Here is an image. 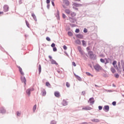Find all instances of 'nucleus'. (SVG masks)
<instances>
[{
  "instance_id": "1",
  "label": "nucleus",
  "mask_w": 124,
  "mask_h": 124,
  "mask_svg": "<svg viewBox=\"0 0 124 124\" xmlns=\"http://www.w3.org/2000/svg\"><path fill=\"white\" fill-rule=\"evenodd\" d=\"M70 15L71 16V17L69 16V19L70 21L72 22V23H74V22L76 21V19L75 18H73V17L76 16V13L74 12H71V13L70 14Z\"/></svg>"
},
{
  "instance_id": "2",
  "label": "nucleus",
  "mask_w": 124,
  "mask_h": 124,
  "mask_svg": "<svg viewBox=\"0 0 124 124\" xmlns=\"http://www.w3.org/2000/svg\"><path fill=\"white\" fill-rule=\"evenodd\" d=\"M93 68L96 70V71H97V72L102 69V67H101V66H100V65L98 64H96L95 65H94Z\"/></svg>"
},
{
  "instance_id": "3",
  "label": "nucleus",
  "mask_w": 124,
  "mask_h": 124,
  "mask_svg": "<svg viewBox=\"0 0 124 124\" xmlns=\"http://www.w3.org/2000/svg\"><path fill=\"white\" fill-rule=\"evenodd\" d=\"M72 5L73 9H76L77 10H78V8H77L76 7H80V6H82L81 4H79L77 3H73Z\"/></svg>"
},
{
  "instance_id": "4",
  "label": "nucleus",
  "mask_w": 124,
  "mask_h": 124,
  "mask_svg": "<svg viewBox=\"0 0 124 124\" xmlns=\"http://www.w3.org/2000/svg\"><path fill=\"white\" fill-rule=\"evenodd\" d=\"M63 3L66 6H68V5L70 4V3L68 0H63Z\"/></svg>"
},
{
  "instance_id": "5",
  "label": "nucleus",
  "mask_w": 124,
  "mask_h": 124,
  "mask_svg": "<svg viewBox=\"0 0 124 124\" xmlns=\"http://www.w3.org/2000/svg\"><path fill=\"white\" fill-rule=\"evenodd\" d=\"M33 88H31V89H28L26 91V93L28 94V95H31V92H32V91H34Z\"/></svg>"
},
{
  "instance_id": "6",
  "label": "nucleus",
  "mask_w": 124,
  "mask_h": 124,
  "mask_svg": "<svg viewBox=\"0 0 124 124\" xmlns=\"http://www.w3.org/2000/svg\"><path fill=\"white\" fill-rule=\"evenodd\" d=\"M88 55L91 58H93V57H94V55L93 54V51H89Z\"/></svg>"
},
{
  "instance_id": "7",
  "label": "nucleus",
  "mask_w": 124,
  "mask_h": 124,
  "mask_svg": "<svg viewBox=\"0 0 124 124\" xmlns=\"http://www.w3.org/2000/svg\"><path fill=\"white\" fill-rule=\"evenodd\" d=\"M17 68L19 69V71L21 75H22V76H24V72H23V70L19 66H17Z\"/></svg>"
},
{
  "instance_id": "8",
  "label": "nucleus",
  "mask_w": 124,
  "mask_h": 124,
  "mask_svg": "<svg viewBox=\"0 0 124 124\" xmlns=\"http://www.w3.org/2000/svg\"><path fill=\"white\" fill-rule=\"evenodd\" d=\"M54 95L56 97H61V94L60 93V92L57 91L54 93Z\"/></svg>"
},
{
  "instance_id": "9",
  "label": "nucleus",
  "mask_w": 124,
  "mask_h": 124,
  "mask_svg": "<svg viewBox=\"0 0 124 124\" xmlns=\"http://www.w3.org/2000/svg\"><path fill=\"white\" fill-rule=\"evenodd\" d=\"M112 64H113L114 67L115 68H116V69H118V65H117V61H113V62H112Z\"/></svg>"
},
{
  "instance_id": "10",
  "label": "nucleus",
  "mask_w": 124,
  "mask_h": 124,
  "mask_svg": "<svg viewBox=\"0 0 124 124\" xmlns=\"http://www.w3.org/2000/svg\"><path fill=\"white\" fill-rule=\"evenodd\" d=\"M9 9V7L7 5H5L4 6V10L5 12H7V11H8Z\"/></svg>"
},
{
  "instance_id": "11",
  "label": "nucleus",
  "mask_w": 124,
  "mask_h": 124,
  "mask_svg": "<svg viewBox=\"0 0 124 124\" xmlns=\"http://www.w3.org/2000/svg\"><path fill=\"white\" fill-rule=\"evenodd\" d=\"M82 110H92V108L89 106H87L82 108Z\"/></svg>"
},
{
  "instance_id": "12",
  "label": "nucleus",
  "mask_w": 124,
  "mask_h": 124,
  "mask_svg": "<svg viewBox=\"0 0 124 124\" xmlns=\"http://www.w3.org/2000/svg\"><path fill=\"white\" fill-rule=\"evenodd\" d=\"M65 13H66V14H67L68 15H70V13H71V11H70V10L66 9L65 10Z\"/></svg>"
},
{
  "instance_id": "13",
  "label": "nucleus",
  "mask_w": 124,
  "mask_h": 124,
  "mask_svg": "<svg viewBox=\"0 0 124 124\" xmlns=\"http://www.w3.org/2000/svg\"><path fill=\"white\" fill-rule=\"evenodd\" d=\"M88 102H90V103L92 104L94 103V99L93 98V97L90 98Z\"/></svg>"
},
{
  "instance_id": "14",
  "label": "nucleus",
  "mask_w": 124,
  "mask_h": 124,
  "mask_svg": "<svg viewBox=\"0 0 124 124\" xmlns=\"http://www.w3.org/2000/svg\"><path fill=\"white\" fill-rule=\"evenodd\" d=\"M109 106H105L104 108V110H106V112H108L109 111Z\"/></svg>"
},
{
  "instance_id": "15",
  "label": "nucleus",
  "mask_w": 124,
  "mask_h": 124,
  "mask_svg": "<svg viewBox=\"0 0 124 124\" xmlns=\"http://www.w3.org/2000/svg\"><path fill=\"white\" fill-rule=\"evenodd\" d=\"M21 81L23 83H24L25 85H26V82H27V80L26 79V78L21 77Z\"/></svg>"
},
{
  "instance_id": "16",
  "label": "nucleus",
  "mask_w": 124,
  "mask_h": 124,
  "mask_svg": "<svg viewBox=\"0 0 124 124\" xmlns=\"http://www.w3.org/2000/svg\"><path fill=\"white\" fill-rule=\"evenodd\" d=\"M50 62H51L52 64L58 65V63H57L56 61H55V60H54L53 59L50 60Z\"/></svg>"
},
{
  "instance_id": "17",
  "label": "nucleus",
  "mask_w": 124,
  "mask_h": 124,
  "mask_svg": "<svg viewBox=\"0 0 124 124\" xmlns=\"http://www.w3.org/2000/svg\"><path fill=\"white\" fill-rule=\"evenodd\" d=\"M62 104L63 106H66V105H67V102L65 100H63L62 102Z\"/></svg>"
},
{
  "instance_id": "18",
  "label": "nucleus",
  "mask_w": 124,
  "mask_h": 124,
  "mask_svg": "<svg viewBox=\"0 0 124 124\" xmlns=\"http://www.w3.org/2000/svg\"><path fill=\"white\" fill-rule=\"evenodd\" d=\"M76 36L77 37H78V38H80V39H83V35L82 34H78Z\"/></svg>"
},
{
  "instance_id": "19",
  "label": "nucleus",
  "mask_w": 124,
  "mask_h": 124,
  "mask_svg": "<svg viewBox=\"0 0 124 124\" xmlns=\"http://www.w3.org/2000/svg\"><path fill=\"white\" fill-rule=\"evenodd\" d=\"M78 52H79L80 54H83V52L82 51V48H81V46H78Z\"/></svg>"
},
{
  "instance_id": "20",
  "label": "nucleus",
  "mask_w": 124,
  "mask_h": 124,
  "mask_svg": "<svg viewBox=\"0 0 124 124\" xmlns=\"http://www.w3.org/2000/svg\"><path fill=\"white\" fill-rule=\"evenodd\" d=\"M76 78H77V79H78V80H79V81H81V78H80V77L76 75V74H74Z\"/></svg>"
},
{
  "instance_id": "21",
  "label": "nucleus",
  "mask_w": 124,
  "mask_h": 124,
  "mask_svg": "<svg viewBox=\"0 0 124 124\" xmlns=\"http://www.w3.org/2000/svg\"><path fill=\"white\" fill-rule=\"evenodd\" d=\"M76 43L77 44H78V45H80V44H81V41H80V40H77L76 41Z\"/></svg>"
},
{
  "instance_id": "22",
  "label": "nucleus",
  "mask_w": 124,
  "mask_h": 124,
  "mask_svg": "<svg viewBox=\"0 0 124 124\" xmlns=\"http://www.w3.org/2000/svg\"><path fill=\"white\" fill-rule=\"evenodd\" d=\"M31 16H32V17H33L34 20L35 21H36V16H35V15H34V14H32Z\"/></svg>"
},
{
  "instance_id": "23",
  "label": "nucleus",
  "mask_w": 124,
  "mask_h": 124,
  "mask_svg": "<svg viewBox=\"0 0 124 124\" xmlns=\"http://www.w3.org/2000/svg\"><path fill=\"white\" fill-rule=\"evenodd\" d=\"M46 87H48L49 88L51 87V84H50V83H49V82H46Z\"/></svg>"
},
{
  "instance_id": "24",
  "label": "nucleus",
  "mask_w": 124,
  "mask_h": 124,
  "mask_svg": "<svg viewBox=\"0 0 124 124\" xmlns=\"http://www.w3.org/2000/svg\"><path fill=\"white\" fill-rule=\"evenodd\" d=\"M82 45H83V46H85L86 45H87V43L86 42V41H85L84 40H82Z\"/></svg>"
},
{
  "instance_id": "25",
  "label": "nucleus",
  "mask_w": 124,
  "mask_h": 124,
  "mask_svg": "<svg viewBox=\"0 0 124 124\" xmlns=\"http://www.w3.org/2000/svg\"><path fill=\"white\" fill-rule=\"evenodd\" d=\"M39 74H40V73H41V65H39Z\"/></svg>"
},
{
  "instance_id": "26",
  "label": "nucleus",
  "mask_w": 124,
  "mask_h": 124,
  "mask_svg": "<svg viewBox=\"0 0 124 124\" xmlns=\"http://www.w3.org/2000/svg\"><path fill=\"white\" fill-rule=\"evenodd\" d=\"M42 95L44 96L46 95V91H45V89H43Z\"/></svg>"
},
{
  "instance_id": "27",
  "label": "nucleus",
  "mask_w": 124,
  "mask_h": 124,
  "mask_svg": "<svg viewBox=\"0 0 124 124\" xmlns=\"http://www.w3.org/2000/svg\"><path fill=\"white\" fill-rule=\"evenodd\" d=\"M111 71L112 72V73H115V72H116V70H115L114 68H111Z\"/></svg>"
},
{
  "instance_id": "28",
  "label": "nucleus",
  "mask_w": 124,
  "mask_h": 124,
  "mask_svg": "<svg viewBox=\"0 0 124 124\" xmlns=\"http://www.w3.org/2000/svg\"><path fill=\"white\" fill-rule=\"evenodd\" d=\"M35 110H36V105H35L33 107V112H35Z\"/></svg>"
},
{
  "instance_id": "29",
  "label": "nucleus",
  "mask_w": 124,
  "mask_h": 124,
  "mask_svg": "<svg viewBox=\"0 0 124 124\" xmlns=\"http://www.w3.org/2000/svg\"><path fill=\"white\" fill-rule=\"evenodd\" d=\"M68 34L69 35V36H72V35H73V34L71 32V31H69L68 32Z\"/></svg>"
},
{
  "instance_id": "30",
  "label": "nucleus",
  "mask_w": 124,
  "mask_h": 124,
  "mask_svg": "<svg viewBox=\"0 0 124 124\" xmlns=\"http://www.w3.org/2000/svg\"><path fill=\"white\" fill-rule=\"evenodd\" d=\"M66 86L67 88H69L70 87V84L68 82L66 83Z\"/></svg>"
},
{
  "instance_id": "31",
  "label": "nucleus",
  "mask_w": 124,
  "mask_h": 124,
  "mask_svg": "<svg viewBox=\"0 0 124 124\" xmlns=\"http://www.w3.org/2000/svg\"><path fill=\"white\" fill-rule=\"evenodd\" d=\"M25 22L26 23V25H27V27L28 28H30V24H29V22H28V21L26 20Z\"/></svg>"
},
{
  "instance_id": "32",
  "label": "nucleus",
  "mask_w": 124,
  "mask_h": 124,
  "mask_svg": "<svg viewBox=\"0 0 124 124\" xmlns=\"http://www.w3.org/2000/svg\"><path fill=\"white\" fill-rule=\"evenodd\" d=\"M93 121V122H95V123H98V122H99V120L98 119H94Z\"/></svg>"
},
{
  "instance_id": "33",
  "label": "nucleus",
  "mask_w": 124,
  "mask_h": 124,
  "mask_svg": "<svg viewBox=\"0 0 124 124\" xmlns=\"http://www.w3.org/2000/svg\"><path fill=\"white\" fill-rule=\"evenodd\" d=\"M100 62H103V63H104V62H105V60H104V59H101Z\"/></svg>"
},
{
  "instance_id": "34",
  "label": "nucleus",
  "mask_w": 124,
  "mask_h": 124,
  "mask_svg": "<svg viewBox=\"0 0 124 124\" xmlns=\"http://www.w3.org/2000/svg\"><path fill=\"white\" fill-rule=\"evenodd\" d=\"M62 17L63 18V19H65V18H66V16H65V15L64 14H62Z\"/></svg>"
},
{
  "instance_id": "35",
  "label": "nucleus",
  "mask_w": 124,
  "mask_h": 124,
  "mask_svg": "<svg viewBox=\"0 0 124 124\" xmlns=\"http://www.w3.org/2000/svg\"><path fill=\"white\" fill-rule=\"evenodd\" d=\"M79 31H80V30H79V29H77L75 31V32L77 33H78L79 32Z\"/></svg>"
},
{
  "instance_id": "36",
  "label": "nucleus",
  "mask_w": 124,
  "mask_h": 124,
  "mask_svg": "<svg viewBox=\"0 0 124 124\" xmlns=\"http://www.w3.org/2000/svg\"><path fill=\"white\" fill-rule=\"evenodd\" d=\"M63 48L64 49V50H67V46H63Z\"/></svg>"
},
{
  "instance_id": "37",
  "label": "nucleus",
  "mask_w": 124,
  "mask_h": 124,
  "mask_svg": "<svg viewBox=\"0 0 124 124\" xmlns=\"http://www.w3.org/2000/svg\"><path fill=\"white\" fill-rule=\"evenodd\" d=\"M46 40L47 41H51V39H50V38L49 37H47L46 38Z\"/></svg>"
},
{
  "instance_id": "38",
  "label": "nucleus",
  "mask_w": 124,
  "mask_h": 124,
  "mask_svg": "<svg viewBox=\"0 0 124 124\" xmlns=\"http://www.w3.org/2000/svg\"><path fill=\"white\" fill-rule=\"evenodd\" d=\"M51 47H52V48L55 47V46H56V45L55 44V43H52L51 45Z\"/></svg>"
},
{
  "instance_id": "39",
  "label": "nucleus",
  "mask_w": 124,
  "mask_h": 124,
  "mask_svg": "<svg viewBox=\"0 0 124 124\" xmlns=\"http://www.w3.org/2000/svg\"><path fill=\"white\" fill-rule=\"evenodd\" d=\"M86 49H87V51L89 52V51L91 50V47H90V46H88L87 47Z\"/></svg>"
},
{
  "instance_id": "40",
  "label": "nucleus",
  "mask_w": 124,
  "mask_h": 124,
  "mask_svg": "<svg viewBox=\"0 0 124 124\" xmlns=\"http://www.w3.org/2000/svg\"><path fill=\"white\" fill-rule=\"evenodd\" d=\"M53 50L54 51V52H57V47H53Z\"/></svg>"
},
{
  "instance_id": "41",
  "label": "nucleus",
  "mask_w": 124,
  "mask_h": 124,
  "mask_svg": "<svg viewBox=\"0 0 124 124\" xmlns=\"http://www.w3.org/2000/svg\"><path fill=\"white\" fill-rule=\"evenodd\" d=\"M119 76H120L118 74L115 75V78H119Z\"/></svg>"
},
{
  "instance_id": "42",
  "label": "nucleus",
  "mask_w": 124,
  "mask_h": 124,
  "mask_svg": "<svg viewBox=\"0 0 124 124\" xmlns=\"http://www.w3.org/2000/svg\"><path fill=\"white\" fill-rule=\"evenodd\" d=\"M16 115H17V116H20L21 115V113L19 112V111H17L16 112Z\"/></svg>"
},
{
  "instance_id": "43",
  "label": "nucleus",
  "mask_w": 124,
  "mask_h": 124,
  "mask_svg": "<svg viewBox=\"0 0 124 124\" xmlns=\"http://www.w3.org/2000/svg\"><path fill=\"white\" fill-rule=\"evenodd\" d=\"M112 105H113V106H115L116 104V102L114 101L112 102Z\"/></svg>"
},
{
  "instance_id": "44",
  "label": "nucleus",
  "mask_w": 124,
  "mask_h": 124,
  "mask_svg": "<svg viewBox=\"0 0 124 124\" xmlns=\"http://www.w3.org/2000/svg\"><path fill=\"white\" fill-rule=\"evenodd\" d=\"M72 65H73L74 66H76V63H75V62H72Z\"/></svg>"
},
{
  "instance_id": "45",
  "label": "nucleus",
  "mask_w": 124,
  "mask_h": 124,
  "mask_svg": "<svg viewBox=\"0 0 124 124\" xmlns=\"http://www.w3.org/2000/svg\"><path fill=\"white\" fill-rule=\"evenodd\" d=\"M98 109H99V110H102V107L99 106L98 107Z\"/></svg>"
},
{
  "instance_id": "46",
  "label": "nucleus",
  "mask_w": 124,
  "mask_h": 124,
  "mask_svg": "<svg viewBox=\"0 0 124 124\" xmlns=\"http://www.w3.org/2000/svg\"><path fill=\"white\" fill-rule=\"evenodd\" d=\"M51 3L53 6H55V3H54V1H52Z\"/></svg>"
},
{
  "instance_id": "47",
  "label": "nucleus",
  "mask_w": 124,
  "mask_h": 124,
  "mask_svg": "<svg viewBox=\"0 0 124 124\" xmlns=\"http://www.w3.org/2000/svg\"><path fill=\"white\" fill-rule=\"evenodd\" d=\"M88 32V31L86 29H84V32Z\"/></svg>"
},
{
  "instance_id": "48",
  "label": "nucleus",
  "mask_w": 124,
  "mask_h": 124,
  "mask_svg": "<svg viewBox=\"0 0 124 124\" xmlns=\"http://www.w3.org/2000/svg\"><path fill=\"white\" fill-rule=\"evenodd\" d=\"M51 124H56V122L55 121H52Z\"/></svg>"
},
{
  "instance_id": "49",
  "label": "nucleus",
  "mask_w": 124,
  "mask_h": 124,
  "mask_svg": "<svg viewBox=\"0 0 124 124\" xmlns=\"http://www.w3.org/2000/svg\"><path fill=\"white\" fill-rule=\"evenodd\" d=\"M50 2V0H46V3L48 4Z\"/></svg>"
},
{
  "instance_id": "50",
  "label": "nucleus",
  "mask_w": 124,
  "mask_h": 124,
  "mask_svg": "<svg viewBox=\"0 0 124 124\" xmlns=\"http://www.w3.org/2000/svg\"><path fill=\"white\" fill-rule=\"evenodd\" d=\"M48 58H49V59H50V60H53V59H52V56H48Z\"/></svg>"
},
{
  "instance_id": "51",
  "label": "nucleus",
  "mask_w": 124,
  "mask_h": 124,
  "mask_svg": "<svg viewBox=\"0 0 124 124\" xmlns=\"http://www.w3.org/2000/svg\"><path fill=\"white\" fill-rule=\"evenodd\" d=\"M106 61V62L105 63V64H106L107 63H108V61H107V59H105Z\"/></svg>"
},
{
  "instance_id": "52",
  "label": "nucleus",
  "mask_w": 124,
  "mask_h": 124,
  "mask_svg": "<svg viewBox=\"0 0 124 124\" xmlns=\"http://www.w3.org/2000/svg\"><path fill=\"white\" fill-rule=\"evenodd\" d=\"M57 72H58V73H59L60 74H61L62 73V72H61L60 71H59V70L57 71Z\"/></svg>"
},
{
  "instance_id": "53",
  "label": "nucleus",
  "mask_w": 124,
  "mask_h": 124,
  "mask_svg": "<svg viewBox=\"0 0 124 124\" xmlns=\"http://www.w3.org/2000/svg\"><path fill=\"white\" fill-rule=\"evenodd\" d=\"M86 74H87V75H88L89 76H91V73H86Z\"/></svg>"
},
{
  "instance_id": "54",
  "label": "nucleus",
  "mask_w": 124,
  "mask_h": 124,
  "mask_svg": "<svg viewBox=\"0 0 124 124\" xmlns=\"http://www.w3.org/2000/svg\"><path fill=\"white\" fill-rule=\"evenodd\" d=\"M62 7H63V8H66V7L64 5H62Z\"/></svg>"
},
{
  "instance_id": "55",
  "label": "nucleus",
  "mask_w": 124,
  "mask_h": 124,
  "mask_svg": "<svg viewBox=\"0 0 124 124\" xmlns=\"http://www.w3.org/2000/svg\"><path fill=\"white\" fill-rule=\"evenodd\" d=\"M75 1H81V0H74Z\"/></svg>"
},
{
  "instance_id": "56",
  "label": "nucleus",
  "mask_w": 124,
  "mask_h": 124,
  "mask_svg": "<svg viewBox=\"0 0 124 124\" xmlns=\"http://www.w3.org/2000/svg\"><path fill=\"white\" fill-rule=\"evenodd\" d=\"M19 3H22V0H20V1H19Z\"/></svg>"
},
{
  "instance_id": "57",
  "label": "nucleus",
  "mask_w": 124,
  "mask_h": 124,
  "mask_svg": "<svg viewBox=\"0 0 124 124\" xmlns=\"http://www.w3.org/2000/svg\"><path fill=\"white\" fill-rule=\"evenodd\" d=\"M0 14H3V12H0Z\"/></svg>"
},
{
  "instance_id": "58",
  "label": "nucleus",
  "mask_w": 124,
  "mask_h": 124,
  "mask_svg": "<svg viewBox=\"0 0 124 124\" xmlns=\"http://www.w3.org/2000/svg\"><path fill=\"white\" fill-rule=\"evenodd\" d=\"M95 87H98V86L95 85Z\"/></svg>"
},
{
  "instance_id": "59",
  "label": "nucleus",
  "mask_w": 124,
  "mask_h": 124,
  "mask_svg": "<svg viewBox=\"0 0 124 124\" xmlns=\"http://www.w3.org/2000/svg\"><path fill=\"white\" fill-rule=\"evenodd\" d=\"M119 64H120L121 63L119 62Z\"/></svg>"
},
{
  "instance_id": "60",
  "label": "nucleus",
  "mask_w": 124,
  "mask_h": 124,
  "mask_svg": "<svg viewBox=\"0 0 124 124\" xmlns=\"http://www.w3.org/2000/svg\"><path fill=\"white\" fill-rule=\"evenodd\" d=\"M53 1L55 0H52Z\"/></svg>"
},
{
  "instance_id": "61",
  "label": "nucleus",
  "mask_w": 124,
  "mask_h": 124,
  "mask_svg": "<svg viewBox=\"0 0 124 124\" xmlns=\"http://www.w3.org/2000/svg\"><path fill=\"white\" fill-rule=\"evenodd\" d=\"M123 97H124V95H123Z\"/></svg>"
}]
</instances>
